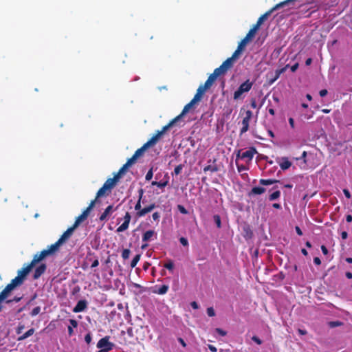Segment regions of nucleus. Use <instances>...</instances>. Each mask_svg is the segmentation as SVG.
<instances>
[{"mask_svg":"<svg viewBox=\"0 0 352 352\" xmlns=\"http://www.w3.org/2000/svg\"><path fill=\"white\" fill-rule=\"evenodd\" d=\"M153 169L151 168L146 173V176H145V179L146 181H150L152 177H153Z\"/></svg>","mask_w":352,"mask_h":352,"instance_id":"09e8293b","label":"nucleus"},{"mask_svg":"<svg viewBox=\"0 0 352 352\" xmlns=\"http://www.w3.org/2000/svg\"><path fill=\"white\" fill-rule=\"evenodd\" d=\"M155 235L156 236L157 234L155 232L154 230H147L142 235V241L148 242L150 240H151L152 237Z\"/></svg>","mask_w":352,"mask_h":352,"instance_id":"4be33fe9","label":"nucleus"},{"mask_svg":"<svg viewBox=\"0 0 352 352\" xmlns=\"http://www.w3.org/2000/svg\"><path fill=\"white\" fill-rule=\"evenodd\" d=\"M207 89H205L202 85L199 86V88L197 90L196 94L194 96V98L190 100V102H188L187 104H186L182 110V114H186L190 109L199 101L201 100V97L204 92Z\"/></svg>","mask_w":352,"mask_h":352,"instance_id":"20e7f679","label":"nucleus"},{"mask_svg":"<svg viewBox=\"0 0 352 352\" xmlns=\"http://www.w3.org/2000/svg\"><path fill=\"white\" fill-rule=\"evenodd\" d=\"M113 210V206L110 205L107 206L104 211L101 214V215L99 217L100 221H103L107 219V217L109 215V214Z\"/></svg>","mask_w":352,"mask_h":352,"instance_id":"b1692460","label":"nucleus"},{"mask_svg":"<svg viewBox=\"0 0 352 352\" xmlns=\"http://www.w3.org/2000/svg\"><path fill=\"white\" fill-rule=\"evenodd\" d=\"M253 82L249 79L243 82L236 91H234L233 98L234 100H238L241 98L243 94L248 92L252 87Z\"/></svg>","mask_w":352,"mask_h":352,"instance_id":"423d86ee","label":"nucleus"},{"mask_svg":"<svg viewBox=\"0 0 352 352\" xmlns=\"http://www.w3.org/2000/svg\"><path fill=\"white\" fill-rule=\"evenodd\" d=\"M69 322L70 323V327H72L73 328H76L78 327V322L74 319H69Z\"/></svg>","mask_w":352,"mask_h":352,"instance_id":"5fc2aeb1","label":"nucleus"},{"mask_svg":"<svg viewBox=\"0 0 352 352\" xmlns=\"http://www.w3.org/2000/svg\"><path fill=\"white\" fill-rule=\"evenodd\" d=\"M137 159L138 158L133 155V156L129 158L124 165L125 167L129 168L136 162Z\"/></svg>","mask_w":352,"mask_h":352,"instance_id":"58836bf2","label":"nucleus"},{"mask_svg":"<svg viewBox=\"0 0 352 352\" xmlns=\"http://www.w3.org/2000/svg\"><path fill=\"white\" fill-rule=\"evenodd\" d=\"M260 26H261V25L256 22V23L253 25V27L249 30V32H250L251 34H252L253 35L255 36V34H256L257 30L259 29Z\"/></svg>","mask_w":352,"mask_h":352,"instance_id":"79ce46f5","label":"nucleus"},{"mask_svg":"<svg viewBox=\"0 0 352 352\" xmlns=\"http://www.w3.org/2000/svg\"><path fill=\"white\" fill-rule=\"evenodd\" d=\"M343 193L344 194L345 197L348 199H350L351 197V193L349 192V190L347 189H344L343 190Z\"/></svg>","mask_w":352,"mask_h":352,"instance_id":"0e129e2a","label":"nucleus"},{"mask_svg":"<svg viewBox=\"0 0 352 352\" xmlns=\"http://www.w3.org/2000/svg\"><path fill=\"white\" fill-rule=\"evenodd\" d=\"M90 212H89L87 209H85L81 214H80L76 219L74 223L75 226L78 227L80 223H82L84 220H85Z\"/></svg>","mask_w":352,"mask_h":352,"instance_id":"aec40b11","label":"nucleus"},{"mask_svg":"<svg viewBox=\"0 0 352 352\" xmlns=\"http://www.w3.org/2000/svg\"><path fill=\"white\" fill-rule=\"evenodd\" d=\"M131 217L129 212H126L124 217V222L118 228L117 232H122L128 229Z\"/></svg>","mask_w":352,"mask_h":352,"instance_id":"f8f14e48","label":"nucleus"},{"mask_svg":"<svg viewBox=\"0 0 352 352\" xmlns=\"http://www.w3.org/2000/svg\"><path fill=\"white\" fill-rule=\"evenodd\" d=\"M39 263L38 260L34 256L33 259L25 267L21 268L18 271L17 276L21 277L23 280H25L27 275L29 274V272L31 271V270L35 266L36 263Z\"/></svg>","mask_w":352,"mask_h":352,"instance_id":"0eeeda50","label":"nucleus"},{"mask_svg":"<svg viewBox=\"0 0 352 352\" xmlns=\"http://www.w3.org/2000/svg\"><path fill=\"white\" fill-rule=\"evenodd\" d=\"M279 181H278L276 179H261L259 180L260 184L263 185V186L272 185V184L277 183Z\"/></svg>","mask_w":352,"mask_h":352,"instance_id":"2f4dec72","label":"nucleus"},{"mask_svg":"<svg viewBox=\"0 0 352 352\" xmlns=\"http://www.w3.org/2000/svg\"><path fill=\"white\" fill-rule=\"evenodd\" d=\"M94 254L89 252L87 259L91 262V267L94 268L99 265L98 258L96 256H94Z\"/></svg>","mask_w":352,"mask_h":352,"instance_id":"412c9836","label":"nucleus"},{"mask_svg":"<svg viewBox=\"0 0 352 352\" xmlns=\"http://www.w3.org/2000/svg\"><path fill=\"white\" fill-rule=\"evenodd\" d=\"M116 184L115 179H107L103 186L97 192L96 199L102 197H106L111 194L112 189L116 186Z\"/></svg>","mask_w":352,"mask_h":352,"instance_id":"f03ea898","label":"nucleus"},{"mask_svg":"<svg viewBox=\"0 0 352 352\" xmlns=\"http://www.w3.org/2000/svg\"><path fill=\"white\" fill-rule=\"evenodd\" d=\"M164 267L169 271H173L174 268V263L172 260H168V262L164 263Z\"/></svg>","mask_w":352,"mask_h":352,"instance_id":"a19ab883","label":"nucleus"},{"mask_svg":"<svg viewBox=\"0 0 352 352\" xmlns=\"http://www.w3.org/2000/svg\"><path fill=\"white\" fill-rule=\"evenodd\" d=\"M250 106L252 109H255L257 107L256 102L255 99H252L250 101Z\"/></svg>","mask_w":352,"mask_h":352,"instance_id":"338daca9","label":"nucleus"},{"mask_svg":"<svg viewBox=\"0 0 352 352\" xmlns=\"http://www.w3.org/2000/svg\"><path fill=\"white\" fill-rule=\"evenodd\" d=\"M148 148V147L147 146V145L146 144H144L141 148H138L135 152V153L133 154L134 156H135L137 158H138L139 157H140L141 155H143L144 152Z\"/></svg>","mask_w":352,"mask_h":352,"instance_id":"473e14b6","label":"nucleus"},{"mask_svg":"<svg viewBox=\"0 0 352 352\" xmlns=\"http://www.w3.org/2000/svg\"><path fill=\"white\" fill-rule=\"evenodd\" d=\"M307 151H303L302 153V155L299 158H296L297 160H303L304 162L306 163V157H307Z\"/></svg>","mask_w":352,"mask_h":352,"instance_id":"052dcab7","label":"nucleus"},{"mask_svg":"<svg viewBox=\"0 0 352 352\" xmlns=\"http://www.w3.org/2000/svg\"><path fill=\"white\" fill-rule=\"evenodd\" d=\"M24 280H23L21 277L16 276L14 278H13L10 283L12 286L16 288L18 286H20L23 284Z\"/></svg>","mask_w":352,"mask_h":352,"instance_id":"c756f323","label":"nucleus"},{"mask_svg":"<svg viewBox=\"0 0 352 352\" xmlns=\"http://www.w3.org/2000/svg\"><path fill=\"white\" fill-rule=\"evenodd\" d=\"M140 256H141L140 254H137L134 256V258H133V260L131 262V267L132 268L135 267L137 265L138 263L139 262V261L140 259Z\"/></svg>","mask_w":352,"mask_h":352,"instance_id":"ea45409f","label":"nucleus"},{"mask_svg":"<svg viewBox=\"0 0 352 352\" xmlns=\"http://www.w3.org/2000/svg\"><path fill=\"white\" fill-rule=\"evenodd\" d=\"M141 200L142 199H138L135 206V210L138 211H140V210H142L141 208Z\"/></svg>","mask_w":352,"mask_h":352,"instance_id":"bf43d9fd","label":"nucleus"},{"mask_svg":"<svg viewBox=\"0 0 352 352\" xmlns=\"http://www.w3.org/2000/svg\"><path fill=\"white\" fill-rule=\"evenodd\" d=\"M14 289V287L10 283L8 284L0 294V300L3 301L6 299L9 294Z\"/></svg>","mask_w":352,"mask_h":352,"instance_id":"a211bd4d","label":"nucleus"},{"mask_svg":"<svg viewBox=\"0 0 352 352\" xmlns=\"http://www.w3.org/2000/svg\"><path fill=\"white\" fill-rule=\"evenodd\" d=\"M185 114H182V112L177 116H176L174 119L170 120L168 124L162 127L160 131H157L162 135L168 131L173 124L177 122L181 118H182Z\"/></svg>","mask_w":352,"mask_h":352,"instance_id":"4468645a","label":"nucleus"},{"mask_svg":"<svg viewBox=\"0 0 352 352\" xmlns=\"http://www.w3.org/2000/svg\"><path fill=\"white\" fill-rule=\"evenodd\" d=\"M152 217L154 221H158L160 217V214L158 212H155L153 214Z\"/></svg>","mask_w":352,"mask_h":352,"instance_id":"680f3d73","label":"nucleus"},{"mask_svg":"<svg viewBox=\"0 0 352 352\" xmlns=\"http://www.w3.org/2000/svg\"><path fill=\"white\" fill-rule=\"evenodd\" d=\"M280 167L282 170H285L290 168L292 166V162L288 160L287 157H282V162L280 163Z\"/></svg>","mask_w":352,"mask_h":352,"instance_id":"393cba45","label":"nucleus"},{"mask_svg":"<svg viewBox=\"0 0 352 352\" xmlns=\"http://www.w3.org/2000/svg\"><path fill=\"white\" fill-rule=\"evenodd\" d=\"M243 49L244 48L238 45L237 49L232 54V56L230 58L235 60L239 57V54L243 50Z\"/></svg>","mask_w":352,"mask_h":352,"instance_id":"c9c22d12","label":"nucleus"},{"mask_svg":"<svg viewBox=\"0 0 352 352\" xmlns=\"http://www.w3.org/2000/svg\"><path fill=\"white\" fill-rule=\"evenodd\" d=\"M252 340L255 342L257 344H262V340L258 338L256 336H252Z\"/></svg>","mask_w":352,"mask_h":352,"instance_id":"4d7b16f0","label":"nucleus"},{"mask_svg":"<svg viewBox=\"0 0 352 352\" xmlns=\"http://www.w3.org/2000/svg\"><path fill=\"white\" fill-rule=\"evenodd\" d=\"M41 311V307L39 306H37L34 307L32 311L30 312L31 316L34 317L38 315Z\"/></svg>","mask_w":352,"mask_h":352,"instance_id":"c03bdc74","label":"nucleus"},{"mask_svg":"<svg viewBox=\"0 0 352 352\" xmlns=\"http://www.w3.org/2000/svg\"><path fill=\"white\" fill-rule=\"evenodd\" d=\"M183 164H179L178 166H177L174 169V174H175L176 175L180 174L183 169Z\"/></svg>","mask_w":352,"mask_h":352,"instance_id":"de8ad7c7","label":"nucleus"},{"mask_svg":"<svg viewBox=\"0 0 352 352\" xmlns=\"http://www.w3.org/2000/svg\"><path fill=\"white\" fill-rule=\"evenodd\" d=\"M298 66H299L298 63H295L294 65H292L291 67V71L292 72H295L298 69Z\"/></svg>","mask_w":352,"mask_h":352,"instance_id":"774afa93","label":"nucleus"},{"mask_svg":"<svg viewBox=\"0 0 352 352\" xmlns=\"http://www.w3.org/2000/svg\"><path fill=\"white\" fill-rule=\"evenodd\" d=\"M301 5L298 3V0H285L279 3H277L274 6H273L270 10L267 11L265 14H262L257 20V23L261 25V24L266 20L268 16L272 14L274 11L282 8H285V11H290L294 9H296L299 8Z\"/></svg>","mask_w":352,"mask_h":352,"instance_id":"f257e3e1","label":"nucleus"},{"mask_svg":"<svg viewBox=\"0 0 352 352\" xmlns=\"http://www.w3.org/2000/svg\"><path fill=\"white\" fill-rule=\"evenodd\" d=\"M254 37V35H253L252 34H251L250 32H248V33L246 34V36L239 43V45H240L243 48H245V47L248 44V43L249 41H250Z\"/></svg>","mask_w":352,"mask_h":352,"instance_id":"5701e85b","label":"nucleus"},{"mask_svg":"<svg viewBox=\"0 0 352 352\" xmlns=\"http://www.w3.org/2000/svg\"><path fill=\"white\" fill-rule=\"evenodd\" d=\"M92 337L90 333H88L85 336V341L87 344H89L91 342Z\"/></svg>","mask_w":352,"mask_h":352,"instance_id":"8fccbe9b","label":"nucleus"},{"mask_svg":"<svg viewBox=\"0 0 352 352\" xmlns=\"http://www.w3.org/2000/svg\"><path fill=\"white\" fill-rule=\"evenodd\" d=\"M213 218L217 228H220L221 227V221L219 215L215 214L214 215Z\"/></svg>","mask_w":352,"mask_h":352,"instance_id":"37998d69","label":"nucleus"},{"mask_svg":"<svg viewBox=\"0 0 352 352\" xmlns=\"http://www.w3.org/2000/svg\"><path fill=\"white\" fill-rule=\"evenodd\" d=\"M343 325V322H340L339 320H336V321H330L328 323V326L330 327V328H335V327H340Z\"/></svg>","mask_w":352,"mask_h":352,"instance_id":"4c0bfd02","label":"nucleus"},{"mask_svg":"<svg viewBox=\"0 0 352 352\" xmlns=\"http://www.w3.org/2000/svg\"><path fill=\"white\" fill-rule=\"evenodd\" d=\"M47 265L45 263L41 264L38 266L34 271L33 278L34 279H38L44 272H45Z\"/></svg>","mask_w":352,"mask_h":352,"instance_id":"f3484780","label":"nucleus"},{"mask_svg":"<svg viewBox=\"0 0 352 352\" xmlns=\"http://www.w3.org/2000/svg\"><path fill=\"white\" fill-rule=\"evenodd\" d=\"M25 329V325L23 324H19L18 327L16 329V333L17 335H20L22 333L23 330Z\"/></svg>","mask_w":352,"mask_h":352,"instance_id":"49530a36","label":"nucleus"},{"mask_svg":"<svg viewBox=\"0 0 352 352\" xmlns=\"http://www.w3.org/2000/svg\"><path fill=\"white\" fill-rule=\"evenodd\" d=\"M155 204H151L148 206L143 208L140 211H138L136 214L138 217H141L145 216L147 213L151 212L154 208H155Z\"/></svg>","mask_w":352,"mask_h":352,"instance_id":"dca6fc26","label":"nucleus"},{"mask_svg":"<svg viewBox=\"0 0 352 352\" xmlns=\"http://www.w3.org/2000/svg\"><path fill=\"white\" fill-rule=\"evenodd\" d=\"M179 242L184 246H188V241L187 239H186L185 237H181L179 239Z\"/></svg>","mask_w":352,"mask_h":352,"instance_id":"864d4df0","label":"nucleus"},{"mask_svg":"<svg viewBox=\"0 0 352 352\" xmlns=\"http://www.w3.org/2000/svg\"><path fill=\"white\" fill-rule=\"evenodd\" d=\"M280 197V190H276L269 196V200L270 201H274L277 199H278Z\"/></svg>","mask_w":352,"mask_h":352,"instance_id":"e433bc0d","label":"nucleus"},{"mask_svg":"<svg viewBox=\"0 0 352 352\" xmlns=\"http://www.w3.org/2000/svg\"><path fill=\"white\" fill-rule=\"evenodd\" d=\"M76 228L77 227L75 226V225H73L72 226L69 228L58 239L60 241V243H64L67 240H68L71 237Z\"/></svg>","mask_w":352,"mask_h":352,"instance_id":"ddd939ff","label":"nucleus"},{"mask_svg":"<svg viewBox=\"0 0 352 352\" xmlns=\"http://www.w3.org/2000/svg\"><path fill=\"white\" fill-rule=\"evenodd\" d=\"M252 115L253 113L250 110H247L245 111V116L241 121L242 127L240 130V135H242L248 131L250 122L252 119Z\"/></svg>","mask_w":352,"mask_h":352,"instance_id":"1a4fd4ad","label":"nucleus"},{"mask_svg":"<svg viewBox=\"0 0 352 352\" xmlns=\"http://www.w3.org/2000/svg\"><path fill=\"white\" fill-rule=\"evenodd\" d=\"M216 331L221 336H224L226 335V332L220 328H217Z\"/></svg>","mask_w":352,"mask_h":352,"instance_id":"e2e57ef3","label":"nucleus"},{"mask_svg":"<svg viewBox=\"0 0 352 352\" xmlns=\"http://www.w3.org/2000/svg\"><path fill=\"white\" fill-rule=\"evenodd\" d=\"M96 201H97L96 198L94 200H92L91 201V203L89 204V206L86 208L89 212H90L91 210L94 207Z\"/></svg>","mask_w":352,"mask_h":352,"instance_id":"603ef678","label":"nucleus"},{"mask_svg":"<svg viewBox=\"0 0 352 352\" xmlns=\"http://www.w3.org/2000/svg\"><path fill=\"white\" fill-rule=\"evenodd\" d=\"M35 330L34 328L30 329L28 331H26L25 333L20 336L17 340L18 341H22L25 340L26 338H29L30 336H32L34 333Z\"/></svg>","mask_w":352,"mask_h":352,"instance_id":"bb28decb","label":"nucleus"},{"mask_svg":"<svg viewBox=\"0 0 352 352\" xmlns=\"http://www.w3.org/2000/svg\"><path fill=\"white\" fill-rule=\"evenodd\" d=\"M168 180H166L165 182H162V181L156 182V181H153V182H152L151 185L152 186H157V187H159L160 188H164L165 186H166L168 185Z\"/></svg>","mask_w":352,"mask_h":352,"instance_id":"f704fd0d","label":"nucleus"},{"mask_svg":"<svg viewBox=\"0 0 352 352\" xmlns=\"http://www.w3.org/2000/svg\"><path fill=\"white\" fill-rule=\"evenodd\" d=\"M236 163L237 170H238L239 172H242V171L245 170L247 169L245 166L242 165V164L239 165V164H238L237 162H236Z\"/></svg>","mask_w":352,"mask_h":352,"instance_id":"13d9d810","label":"nucleus"},{"mask_svg":"<svg viewBox=\"0 0 352 352\" xmlns=\"http://www.w3.org/2000/svg\"><path fill=\"white\" fill-rule=\"evenodd\" d=\"M219 168L217 165H208L204 168V172L210 171L212 173L217 172Z\"/></svg>","mask_w":352,"mask_h":352,"instance_id":"72a5a7b5","label":"nucleus"},{"mask_svg":"<svg viewBox=\"0 0 352 352\" xmlns=\"http://www.w3.org/2000/svg\"><path fill=\"white\" fill-rule=\"evenodd\" d=\"M265 192V188L260 186L253 187L249 193V195H261Z\"/></svg>","mask_w":352,"mask_h":352,"instance_id":"a878e982","label":"nucleus"},{"mask_svg":"<svg viewBox=\"0 0 352 352\" xmlns=\"http://www.w3.org/2000/svg\"><path fill=\"white\" fill-rule=\"evenodd\" d=\"M328 91L327 89H322L320 91L319 94L321 97H324L327 95Z\"/></svg>","mask_w":352,"mask_h":352,"instance_id":"69168bd1","label":"nucleus"},{"mask_svg":"<svg viewBox=\"0 0 352 352\" xmlns=\"http://www.w3.org/2000/svg\"><path fill=\"white\" fill-rule=\"evenodd\" d=\"M162 136V135L158 131H157L156 133L145 144L147 145L148 148L153 146L157 144V142L159 141Z\"/></svg>","mask_w":352,"mask_h":352,"instance_id":"6ab92c4d","label":"nucleus"},{"mask_svg":"<svg viewBox=\"0 0 352 352\" xmlns=\"http://www.w3.org/2000/svg\"><path fill=\"white\" fill-rule=\"evenodd\" d=\"M110 337L109 336H106L99 340L97 343V348L100 349V352H109L111 351L115 344L109 341Z\"/></svg>","mask_w":352,"mask_h":352,"instance_id":"39448f33","label":"nucleus"},{"mask_svg":"<svg viewBox=\"0 0 352 352\" xmlns=\"http://www.w3.org/2000/svg\"><path fill=\"white\" fill-rule=\"evenodd\" d=\"M219 76H221V74L216 69H214L213 73L208 76L204 85L202 86L206 89H210L214 82L216 80L217 78Z\"/></svg>","mask_w":352,"mask_h":352,"instance_id":"9b49d317","label":"nucleus"},{"mask_svg":"<svg viewBox=\"0 0 352 352\" xmlns=\"http://www.w3.org/2000/svg\"><path fill=\"white\" fill-rule=\"evenodd\" d=\"M234 62V60L230 57L227 58L224 62H223L220 67L216 68L215 69L221 75H223L233 67Z\"/></svg>","mask_w":352,"mask_h":352,"instance_id":"9d476101","label":"nucleus"},{"mask_svg":"<svg viewBox=\"0 0 352 352\" xmlns=\"http://www.w3.org/2000/svg\"><path fill=\"white\" fill-rule=\"evenodd\" d=\"M207 314L210 317H213L215 316V311L212 307H208L207 309Z\"/></svg>","mask_w":352,"mask_h":352,"instance_id":"3c124183","label":"nucleus"},{"mask_svg":"<svg viewBox=\"0 0 352 352\" xmlns=\"http://www.w3.org/2000/svg\"><path fill=\"white\" fill-rule=\"evenodd\" d=\"M169 287L167 285H163L158 287L157 290H154L153 292L160 295H164L168 291Z\"/></svg>","mask_w":352,"mask_h":352,"instance_id":"cd10ccee","label":"nucleus"},{"mask_svg":"<svg viewBox=\"0 0 352 352\" xmlns=\"http://www.w3.org/2000/svg\"><path fill=\"white\" fill-rule=\"evenodd\" d=\"M287 67H288V65H286L283 68H281L280 69L276 70V72H275V76H274V78L273 79L270 80V84H272L274 82H275L280 77V75L286 70V68Z\"/></svg>","mask_w":352,"mask_h":352,"instance_id":"7c9ffc66","label":"nucleus"},{"mask_svg":"<svg viewBox=\"0 0 352 352\" xmlns=\"http://www.w3.org/2000/svg\"><path fill=\"white\" fill-rule=\"evenodd\" d=\"M60 241L58 240L55 243L52 244L47 249L42 250L40 253H37L34 255V257L38 260V262L43 261L45 257L50 256L55 253L62 245Z\"/></svg>","mask_w":352,"mask_h":352,"instance_id":"7ed1b4c3","label":"nucleus"},{"mask_svg":"<svg viewBox=\"0 0 352 352\" xmlns=\"http://www.w3.org/2000/svg\"><path fill=\"white\" fill-rule=\"evenodd\" d=\"M256 153V150L254 147L250 148L248 150L241 152L239 151L236 155V160L240 158L241 160H246V162L252 161L254 154Z\"/></svg>","mask_w":352,"mask_h":352,"instance_id":"6e6552de","label":"nucleus"},{"mask_svg":"<svg viewBox=\"0 0 352 352\" xmlns=\"http://www.w3.org/2000/svg\"><path fill=\"white\" fill-rule=\"evenodd\" d=\"M130 253H131V251L129 249L123 250V251L122 252V257L123 258V259L125 260V259L129 258Z\"/></svg>","mask_w":352,"mask_h":352,"instance_id":"a18cd8bd","label":"nucleus"},{"mask_svg":"<svg viewBox=\"0 0 352 352\" xmlns=\"http://www.w3.org/2000/svg\"><path fill=\"white\" fill-rule=\"evenodd\" d=\"M178 210L182 214H188V210L182 205H178Z\"/></svg>","mask_w":352,"mask_h":352,"instance_id":"6e6d98bb","label":"nucleus"},{"mask_svg":"<svg viewBox=\"0 0 352 352\" xmlns=\"http://www.w3.org/2000/svg\"><path fill=\"white\" fill-rule=\"evenodd\" d=\"M87 307V302L85 300H80L76 305L74 307L73 311L74 313H79L85 311Z\"/></svg>","mask_w":352,"mask_h":352,"instance_id":"2eb2a0df","label":"nucleus"},{"mask_svg":"<svg viewBox=\"0 0 352 352\" xmlns=\"http://www.w3.org/2000/svg\"><path fill=\"white\" fill-rule=\"evenodd\" d=\"M127 168V167H125V166L123 165L122 167H121L120 169L118 170V172L114 175L112 179H115V182L117 183L119 179L121 177L122 175L126 172Z\"/></svg>","mask_w":352,"mask_h":352,"instance_id":"c85d7f7f","label":"nucleus"}]
</instances>
